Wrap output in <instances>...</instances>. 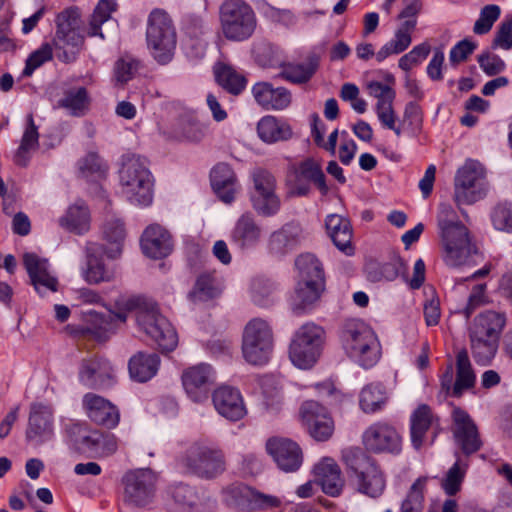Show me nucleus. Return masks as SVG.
<instances>
[{
  "label": "nucleus",
  "instance_id": "60",
  "mask_svg": "<svg viewBox=\"0 0 512 512\" xmlns=\"http://www.w3.org/2000/svg\"><path fill=\"white\" fill-rule=\"evenodd\" d=\"M491 221L495 229L512 233V203H498L491 212Z\"/></svg>",
  "mask_w": 512,
  "mask_h": 512
},
{
  "label": "nucleus",
  "instance_id": "49",
  "mask_svg": "<svg viewBox=\"0 0 512 512\" xmlns=\"http://www.w3.org/2000/svg\"><path fill=\"white\" fill-rule=\"evenodd\" d=\"M251 487L243 483H234L222 490L224 504L236 511L249 512Z\"/></svg>",
  "mask_w": 512,
  "mask_h": 512
},
{
  "label": "nucleus",
  "instance_id": "8",
  "mask_svg": "<svg viewBox=\"0 0 512 512\" xmlns=\"http://www.w3.org/2000/svg\"><path fill=\"white\" fill-rule=\"evenodd\" d=\"M180 462L187 473L205 480H212L226 470L223 451L205 442H193L181 456Z\"/></svg>",
  "mask_w": 512,
  "mask_h": 512
},
{
  "label": "nucleus",
  "instance_id": "51",
  "mask_svg": "<svg viewBox=\"0 0 512 512\" xmlns=\"http://www.w3.org/2000/svg\"><path fill=\"white\" fill-rule=\"evenodd\" d=\"M387 393L381 383L365 386L360 393V407L365 413H374L386 404Z\"/></svg>",
  "mask_w": 512,
  "mask_h": 512
},
{
  "label": "nucleus",
  "instance_id": "31",
  "mask_svg": "<svg viewBox=\"0 0 512 512\" xmlns=\"http://www.w3.org/2000/svg\"><path fill=\"white\" fill-rule=\"evenodd\" d=\"M315 482L322 491L332 497L338 496L344 486L341 470L331 458H324L314 467Z\"/></svg>",
  "mask_w": 512,
  "mask_h": 512
},
{
  "label": "nucleus",
  "instance_id": "23",
  "mask_svg": "<svg viewBox=\"0 0 512 512\" xmlns=\"http://www.w3.org/2000/svg\"><path fill=\"white\" fill-rule=\"evenodd\" d=\"M213 382V370L208 364L202 363L192 366L182 374L184 389L194 402L207 399Z\"/></svg>",
  "mask_w": 512,
  "mask_h": 512
},
{
  "label": "nucleus",
  "instance_id": "39",
  "mask_svg": "<svg viewBox=\"0 0 512 512\" xmlns=\"http://www.w3.org/2000/svg\"><path fill=\"white\" fill-rule=\"evenodd\" d=\"M87 268L85 270V280L90 284L108 282L112 275L105 269L103 261L97 256L104 252L101 244L88 242L85 247Z\"/></svg>",
  "mask_w": 512,
  "mask_h": 512
},
{
  "label": "nucleus",
  "instance_id": "6",
  "mask_svg": "<svg viewBox=\"0 0 512 512\" xmlns=\"http://www.w3.org/2000/svg\"><path fill=\"white\" fill-rule=\"evenodd\" d=\"M53 45L58 50V59L71 63L77 59L85 43L83 21L77 7H68L57 14Z\"/></svg>",
  "mask_w": 512,
  "mask_h": 512
},
{
  "label": "nucleus",
  "instance_id": "24",
  "mask_svg": "<svg viewBox=\"0 0 512 512\" xmlns=\"http://www.w3.org/2000/svg\"><path fill=\"white\" fill-rule=\"evenodd\" d=\"M212 401L216 411L229 421H239L247 410L240 391L231 386H221L212 394Z\"/></svg>",
  "mask_w": 512,
  "mask_h": 512
},
{
  "label": "nucleus",
  "instance_id": "20",
  "mask_svg": "<svg viewBox=\"0 0 512 512\" xmlns=\"http://www.w3.org/2000/svg\"><path fill=\"white\" fill-rule=\"evenodd\" d=\"M453 435L456 444L466 456L476 453L482 447V441L478 428L466 411L461 408H454L453 413Z\"/></svg>",
  "mask_w": 512,
  "mask_h": 512
},
{
  "label": "nucleus",
  "instance_id": "11",
  "mask_svg": "<svg viewBox=\"0 0 512 512\" xmlns=\"http://www.w3.org/2000/svg\"><path fill=\"white\" fill-rule=\"evenodd\" d=\"M324 335V330L314 323L302 325L296 331L289 347L292 363L301 369L311 368L321 355Z\"/></svg>",
  "mask_w": 512,
  "mask_h": 512
},
{
  "label": "nucleus",
  "instance_id": "13",
  "mask_svg": "<svg viewBox=\"0 0 512 512\" xmlns=\"http://www.w3.org/2000/svg\"><path fill=\"white\" fill-rule=\"evenodd\" d=\"M157 481V474L150 468L128 471L122 478L124 502L137 508L147 507L154 500Z\"/></svg>",
  "mask_w": 512,
  "mask_h": 512
},
{
  "label": "nucleus",
  "instance_id": "21",
  "mask_svg": "<svg viewBox=\"0 0 512 512\" xmlns=\"http://www.w3.org/2000/svg\"><path fill=\"white\" fill-rule=\"evenodd\" d=\"M53 436V411L44 404L31 405L25 437L29 443L40 445Z\"/></svg>",
  "mask_w": 512,
  "mask_h": 512
},
{
  "label": "nucleus",
  "instance_id": "57",
  "mask_svg": "<svg viewBox=\"0 0 512 512\" xmlns=\"http://www.w3.org/2000/svg\"><path fill=\"white\" fill-rule=\"evenodd\" d=\"M206 136V127L198 121H183L174 131V137L179 141L198 143Z\"/></svg>",
  "mask_w": 512,
  "mask_h": 512
},
{
  "label": "nucleus",
  "instance_id": "32",
  "mask_svg": "<svg viewBox=\"0 0 512 512\" xmlns=\"http://www.w3.org/2000/svg\"><path fill=\"white\" fill-rule=\"evenodd\" d=\"M505 324L506 316L504 313L486 310L474 318L469 328V335L500 339Z\"/></svg>",
  "mask_w": 512,
  "mask_h": 512
},
{
  "label": "nucleus",
  "instance_id": "45",
  "mask_svg": "<svg viewBox=\"0 0 512 512\" xmlns=\"http://www.w3.org/2000/svg\"><path fill=\"white\" fill-rule=\"evenodd\" d=\"M61 227L75 234H84L90 228V214L87 206H70L66 214L59 219Z\"/></svg>",
  "mask_w": 512,
  "mask_h": 512
},
{
  "label": "nucleus",
  "instance_id": "63",
  "mask_svg": "<svg viewBox=\"0 0 512 512\" xmlns=\"http://www.w3.org/2000/svg\"><path fill=\"white\" fill-rule=\"evenodd\" d=\"M416 24V19H407L395 31L394 38L390 41L399 53H402L410 46L412 42L411 34L415 30Z\"/></svg>",
  "mask_w": 512,
  "mask_h": 512
},
{
  "label": "nucleus",
  "instance_id": "26",
  "mask_svg": "<svg viewBox=\"0 0 512 512\" xmlns=\"http://www.w3.org/2000/svg\"><path fill=\"white\" fill-rule=\"evenodd\" d=\"M23 263L37 292L57 291L58 281L50 274L47 259L40 258L35 253H25Z\"/></svg>",
  "mask_w": 512,
  "mask_h": 512
},
{
  "label": "nucleus",
  "instance_id": "58",
  "mask_svg": "<svg viewBox=\"0 0 512 512\" xmlns=\"http://www.w3.org/2000/svg\"><path fill=\"white\" fill-rule=\"evenodd\" d=\"M500 14L501 9L498 5L489 4L484 6L480 11L479 18L474 23L473 32L477 35L489 33L494 23L499 19Z\"/></svg>",
  "mask_w": 512,
  "mask_h": 512
},
{
  "label": "nucleus",
  "instance_id": "62",
  "mask_svg": "<svg viewBox=\"0 0 512 512\" xmlns=\"http://www.w3.org/2000/svg\"><path fill=\"white\" fill-rule=\"evenodd\" d=\"M281 503L277 496L262 493L251 487L249 512L271 510L280 507Z\"/></svg>",
  "mask_w": 512,
  "mask_h": 512
},
{
  "label": "nucleus",
  "instance_id": "41",
  "mask_svg": "<svg viewBox=\"0 0 512 512\" xmlns=\"http://www.w3.org/2000/svg\"><path fill=\"white\" fill-rule=\"evenodd\" d=\"M82 445L93 457H107L116 452L117 439L112 433L92 431L82 438Z\"/></svg>",
  "mask_w": 512,
  "mask_h": 512
},
{
  "label": "nucleus",
  "instance_id": "22",
  "mask_svg": "<svg viewBox=\"0 0 512 512\" xmlns=\"http://www.w3.org/2000/svg\"><path fill=\"white\" fill-rule=\"evenodd\" d=\"M303 240V229L299 223L289 222L273 231L267 241L269 254L284 257L296 250Z\"/></svg>",
  "mask_w": 512,
  "mask_h": 512
},
{
  "label": "nucleus",
  "instance_id": "46",
  "mask_svg": "<svg viewBox=\"0 0 512 512\" xmlns=\"http://www.w3.org/2000/svg\"><path fill=\"white\" fill-rule=\"evenodd\" d=\"M214 74L217 83L230 94H240L247 85L245 76L232 66L219 64L215 67Z\"/></svg>",
  "mask_w": 512,
  "mask_h": 512
},
{
  "label": "nucleus",
  "instance_id": "36",
  "mask_svg": "<svg viewBox=\"0 0 512 512\" xmlns=\"http://www.w3.org/2000/svg\"><path fill=\"white\" fill-rule=\"evenodd\" d=\"M324 289L325 284L319 283V285H316V282L298 277V282L291 298L293 312L297 315L301 314L320 298Z\"/></svg>",
  "mask_w": 512,
  "mask_h": 512
},
{
  "label": "nucleus",
  "instance_id": "17",
  "mask_svg": "<svg viewBox=\"0 0 512 512\" xmlns=\"http://www.w3.org/2000/svg\"><path fill=\"white\" fill-rule=\"evenodd\" d=\"M266 450L277 467L283 472H296L303 463L302 449L298 443L291 439L269 438L266 442Z\"/></svg>",
  "mask_w": 512,
  "mask_h": 512
},
{
  "label": "nucleus",
  "instance_id": "61",
  "mask_svg": "<svg viewBox=\"0 0 512 512\" xmlns=\"http://www.w3.org/2000/svg\"><path fill=\"white\" fill-rule=\"evenodd\" d=\"M273 282L264 277L253 279L251 284V293L254 303L260 306H266L270 303V298L274 292Z\"/></svg>",
  "mask_w": 512,
  "mask_h": 512
},
{
  "label": "nucleus",
  "instance_id": "16",
  "mask_svg": "<svg viewBox=\"0 0 512 512\" xmlns=\"http://www.w3.org/2000/svg\"><path fill=\"white\" fill-rule=\"evenodd\" d=\"M362 440L366 450L373 453H399L401 450V436L387 422L370 425L364 431Z\"/></svg>",
  "mask_w": 512,
  "mask_h": 512
},
{
  "label": "nucleus",
  "instance_id": "27",
  "mask_svg": "<svg viewBox=\"0 0 512 512\" xmlns=\"http://www.w3.org/2000/svg\"><path fill=\"white\" fill-rule=\"evenodd\" d=\"M252 94L265 110H285L291 105L292 94L285 87H274L269 82H258L252 87Z\"/></svg>",
  "mask_w": 512,
  "mask_h": 512
},
{
  "label": "nucleus",
  "instance_id": "47",
  "mask_svg": "<svg viewBox=\"0 0 512 512\" xmlns=\"http://www.w3.org/2000/svg\"><path fill=\"white\" fill-rule=\"evenodd\" d=\"M295 266L298 270V277H301V279L311 280L316 282V285H319V283L325 284V274L322 263L314 254H300L295 259Z\"/></svg>",
  "mask_w": 512,
  "mask_h": 512
},
{
  "label": "nucleus",
  "instance_id": "5",
  "mask_svg": "<svg viewBox=\"0 0 512 512\" xmlns=\"http://www.w3.org/2000/svg\"><path fill=\"white\" fill-rule=\"evenodd\" d=\"M342 347L362 367L374 366L380 358V345L374 331L358 319L346 320L341 328Z\"/></svg>",
  "mask_w": 512,
  "mask_h": 512
},
{
  "label": "nucleus",
  "instance_id": "19",
  "mask_svg": "<svg viewBox=\"0 0 512 512\" xmlns=\"http://www.w3.org/2000/svg\"><path fill=\"white\" fill-rule=\"evenodd\" d=\"M79 380L89 389H106L115 383L114 369L104 358L84 359L79 369Z\"/></svg>",
  "mask_w": 512,
  "mask_h": 512
},
{
  "label": "nucleus",
  "instance_id": "38",
  "mask_svg": "<svg viewBox=\"0 0 512 512\" xmlns=\"http://www.w3.org/2000/svg\"><path fill=\"white\" fill-rule=\"evenodd\" d=\"M257 132L260 139L269 144L289 140L293 134L291 126L285 120L272 115L260 119Z\"/></svg>",
  "mask_w": 512,
  "mask_h": 512
},
{
  "label": "nucleus",
  "instance_id": "29",
  "mask_svg": "<svg viewBox=\"0 0 512 512\" xmlns=\"http://www.w3.org/2000/svg\"><path fill=\"white\" fill-rule=\"evenodd\" d=\"M262 228L252 213L242 214L231 231V242L239 249L255 246L261 239Z\"/></svg>",
  "mask_w": 512,
  "mask_h": 512
},
{
  "label": "nucleus",
  "instance_id": "34",
  "mask_svg": "<svg viewBox=\"0 0 512 512\" xmlns=\"http://www.w3.org/2000/svg\"><path fill=\"white\" fill-rule=\"evenodd\" d=\"M160 362L156 353L137 352L128 363L130 377L134 381L145 383L157 374Z\"/></svg>",
  "mask_w": 512,
  "mask_h": 512
},
{
  "label": "nucleus",
  "instance_id": "59",
  "mask_svg": "<svg viewBox=\"0 0 512 512\" xmlns=\"http://www.w3.org/2000/svg\"><path fill=\"white\" fill-rule=\"evenodd\" d=\"M53 58V48L49 43H43L37 50L33 51L25 62L22 77H30L34 71L44 63Z\"/></svg>",
  "mask_w": 512,
  "mask_h": 512
},
{
  "label": "nucleus",
  "instance_id": "54",
  "mask_svg": "<svg viewBox=\"0 0 512 512\" xmlns=\"http://www.w3.org/2000/svg\"><path fill=\"white\" fill-rule=\"evenodd\" d=\"M221 289L218 287L212 274L203 273L196 279L193 289L189 292V298L193 302H204L218 297Z\"/></svg>",
  "mask_w": 512,
  "mask_h": 512
},
{
  "label": "nucleus",
  "instance_id": "3",
  "mask_svg": "<svg viewBox=\"0 0 512 512\" xmlns=\"http://www.w3.org/2000/svg\"><path fill=\"white\" fill-rule=\"evenodd\" d=\"M342 461L359 493L371 498L382 495L386 485L384 474L377 461L365 450L360 447L346 448L342 451Z\"/></svg>",
  "mask_w": 512,
  "mask_h": 512
},
{
  "label": "nucleus",
  "instance_id": "56",
  "mask_svg": "<svg viewBox=\"0 0 512 512\" xmlns=\"http://www.w3.org/2000/svg\"><path fill=\"white\" fill-rule=\"evenodd\" d=\"M427 477L418 478L411 486L407 497L402 502L401 512H421L423 509L424 494Z\"/></svg>",
  "mask_w": 512,
  "mask_h": 512
},
{
  "label": "nucleus",
  "instance_id": "12",
  "mask_svg": "<svg viewBox=\"0 0 512 512\" xmlns=\"http://www.w3.org/2000/svg\"><path fill=\"white\" fill-rule=\"evenodd\" d=\"M454 186V200L458 205L482 199L488 190L484 166L476 160H467L457 170Z\"/></svg>",
  "mask_w": 512,
  "mask_h": 512
},
{
  "label": "nucleus",
  "instance_id": "48",
  "mask_svg": "<svg viewBox=\"0 0 512 512\" xmlns=\"http://www.w3.org/2000/svg\"><path fill=\"white\" fill-rule=\"evenodd\" d=\"M39 133L34 123L33 115L27 116V126L22 136L21 144L17 149L14 161L19 166H26L29 161V153L38 147Z\"/></svg>",
  "mask_w": 512,
  "mask_h": 512
},
{
  "label": "nucleus",
  "instance_id": "50",
  "mask_svg": "<svg viewBox=\"0 0 512 512\" xmlns=\"http://www.w3.org/2000/svg\"><path fill=\"white\" fill-rule=\"evenodd\" d=\"M320 58L317 54H309L306 61L289 65L283 72L285 79L292 83L302 84L308 82L319 66Z\"/></svg>",
  "mask_w": 512,
  "mask_h": 512
},
{
  "label": "nucleus",
  "instance_id": "15",
  "mask_svg": "<svg viewBox=\"0 0 512 512\" xmlns=\"http://www.w3.org/2000/svg\"><path fill=\"white\" fill-rule=\"evenodd\" d=\"M299 415L302 424L315 440L327 441L333 435L334 421L327 409L320 403L313 400L303 402Z\"/></svg>",
  "mask_w": 512,
  "mask_h": 512
},
{
  "label": "nucleus",
  "instance_id": "4",
  "mask_svg": "<svg viewBox=\"0 0 512 512\" xmlns=\"http://www.w3.org/2000/svg\"><path fill=\"white\" fill-rule=\"evenodd\" d=\"M119 178L122 194L131 204L148 206L152 203L154 178L146 158L125 155Z\"/></svg>",
  "mask_w": 512,
  "mask_h": 512
},
{
  "label": "nucleus",
  "instance_id": "37",
  "mask_svg": "<svg viewBox=\"0 0 512 512\" xmlns=\"http://www.w3.org/2000/svg\"><path fill=\"white\" fill-rule=\"evenodd\" d=\"M405 269V263L399 256H393L388 262L370 260L365 264L366 277L370 282L393 281Z\"/></svg>",
  "mask_w": 512,
  "mask_h": 512
},
{
  "label": "nucleus",
  "instance_id": "10",
  "mask_svg": "<svg viewBox=\"0 0 512 512\" xmlns=\"http://www.w3.org/2000/svg\"><path fill=\"white\" fill-rule=\"evenodd\" d=\"M274 346L273 332L263 319L250 320L243 331L242 353L244 359L252 365L268 363Z\"/></svg>",
  "mask_w": 512,
  "mask_h": 512
},
{
  "label": "nucleus",
  "instance_id": "14",
  "mask_svg": "<svg viewBox=\"0 0 512 512\" xmlns=\"http://www.w3.org/2000/svg\"><path fill=\"white\" fill-rule=\"evenodd\" d=\"M253 191L250 199L253 208L262 216L275 215L280 209V199L275 193V177L263 168H257L252 172Z\"/></svg>",
  "mask_w": 512,
  "mask_h": 512
},
{
  "label": "nucleus",
  "instance_id": "7",
  "mask_svg": "<svg viewBox=\"0 0 512 512\" xmlns=\"http://www.w3.org/2000/svg\"><path fill=\"white\" fill-rule=\"evenodd\" d=\"M220 33L230 42L250 39L257 28L253 8L243 0H225L219 7Z\"/></svg>",
  "mask_w": 512,
  "mask_h": 512
},
{
  "label": "nucleus",
  "instance_id": "42",
  "mask_svg": "<svg viewBox=\"0 0 512 512\" xmlns=\"http://www.w3.org/2000/svg\"><path fill=\"white\" fill-rule=\"evenodd\" d=\"M104 239L112 246L105 253L109 258H117L122 253V246L126 238V229L123 221L111 216L107 218L102 226Z\"/></svg>",
  "mask_w": 512,
  "mask_h": 512
},
{
  "label": "nucleus",
  "instance_id": "53",
  "mask_svg": "<svg viewBox=\"0 0 512 512\" xmlns=\"http://www.w3.org/2000/svg\"><path fill=\"white\" fill-rule=\"evenodd\" d=\"M116 9L117 3L115 0H100L90 17L87 35L90 37L99 36L104 39L101 26L111 18V14Z\"/></svg>",
  "mask_w": 512,
  "mask_h": 512
},
{
  "label": "nucleus",
  "instance_id": "43",
  "mask_svg": "<svg viewBox=\"0 0 512 512\" xmlns=\"http://www.w3.org/2000/svg\"><path fill=\"white\" fill-rule=\"evenodd\" d=\"M90 103L91 99L85 87H73L64 91L58 107L66 109L72 116L81 117L89 110Z\"/></svg>",
  "mask_w": 512,
  "mask_h": 512
},
{
  "label": "nucleus",
  "instance_id": "28",
  "mask_svg": "<svg viewBox=\"0 0 512 512\" xmlns=\"http://www.w3.org/2000/svg\"><path fill=\"white\" fill-rule=\"evenodd\" d=\"M143 253L153 259H161L168 256L173 244L169 232L158 224L148 226L141 237Z\"/></svg>",
  "mask_w": 512,
  "mask_h": 512
},
{
  "label": "nucleus",
  "instance_id": "18",
  "mask_svg": "<svg viewBox=\"0 0 512 512\" xmlns=\"http://www.w3.org/2000/svg\"><path fill=\"white\" fill-rule=\"evenodd\" d=\"M308 182L313 183L322 195L328 194L329 187L321 164L313 158L303 160L296 169L291 195L307 196L311 190Z\"/></svg>",
  "mask_w": 512,
  "mask_h": 512
},
{
  "label": "nucleus",
  "instance_id": "52",
  "mask_svg": "<svg viewBox=\"0 0 512 512\" xmlns=\"http://www.w3.org/2000/svg\"><path fill=\"white\" fill-rule=\"evenodd\" d=\"M470 349L476 363L486 366L490 364L498 349L499 339L469 335Z\"/></svg>",
  "mask_w": 512,
  "mask_h": 512
},
{
  "label": "nucleus",
  "instance_id": "64",
  "mask_svg": "<svg viewBox=\"0 0 512 512\" xmlns=\"http://www.w3.org/2000/svg\"><path fill=\"white\" fill-rule=\"evenodd\" d=\"M138 70V62L130 57L118 59L114 65V76L117 84L124 85L133 78Z\"/></svg>",
  "mask_w": 512,
  "mask_h": 512
},
{
  "label": "nucleus",
  "instance_id": "33",
  "mask_svg": "<svg viewBox=\"0 0 512 512\" xmlns=\"http://www.w3.org/2000/svg\"><path fill=\"white\" fill-rule=\"evenodd\" d=\"M211 185L218 197L225 203L235 199L236 176L226 163H219L210 173Z\"/></svg>",
  "mask_w": 512,
  "mask_h": 512
},
{
  "label": "nucleus",
  "instance_id": "25",
  "mask_svg": "<svg viewBox=\"0 0 512 512\" xmlns=\"http://www.w3.org/2000/svg\"><path fill=\"white\" fill-rule=\"evenodd\" d=\"M83 405L89 419L97 425L108 429L116 427L120 420L118 408L105 398L94 393H87Z\"/></svg>",
  "mask_w": 512,
  "mask_h": 512
},
{
  "label": "nucleus",
  "instance_id": "40",
  "mask_svg": "<svg viewBox=\"0 0 512 512\" xmlns=\"http://www.w3.org/2000/svg\"><path fill=\"white\" fill-rule=\"evenodd\" d=\"M456 379L452 389L453 397H461L465 390L475 385L476 376L465 348L456 354Z\"/></svg>",
  "mask_w": 512,
  "mask_h": 512
},
{
  "label": "nucleus",
  "instance_id": "2",
  "mask_svg": "<svg viewBox=\"0 0 512 512\" xmlns=\"http://www.w3.org/2000/svg\"><path fill=\"white\" fill-rule=\"evenodd\" d=\"M437 221L445 248V263L458 267L475 262L478 249L472 243L466 226L457 220L456 212L450 204L439 205Z\"/></svg>",
  "mask_w": 512,
  "mask_h": 512
},
{
  "label": "nucleus",
  "instance_id": "9",
  "mask_svg": "<svg viewBox=\"0 0 512 512\" xmlns=\"http://www.w3.org/2000/svg\"><path fill=\"white\" fill-rule=\"evenodd\" d=\"M148 47L161 64L169 62L176 47V30L169 14L163 9H154L148 17L146 31Z\"/></svg>",
  "mask_w": 512,
  "mask_h": 512
},
{
  "label": "nucleus",
  "instance_id": "35",
  "mask_svg": "<svg viewBox=\"0 0 512 512\" xmlns=\"http://www.w3.org/2000/svg\"><path fill=\"white\" fill-rule=\"evenodd\" d=\"M127 312L118 310L110 312L109 314H91L92 319L87 325V332L91 334L97 341L104 342L115 333L116 324L115 320L125 323L127 320Z\"/></svg>",
  "mask_w": 512,
  "mask_h": 512
},
{
  "label": "nucleus",
  "instance_id": "30",
  "mask_svg": "<svg viewBox=\"0 0 512 512\" xmlns=\"http://www.w3.org/2000/svg\"><path fill=\"white\" fill-rule=\"evenodd\" d=\"M325 227L334 245L341 252L347 256L355 253L352 245L353 230L349 219L339 214H330L325 219Z\"/></svg>",
  "mask_w": 512,
  "mask_h": 512
},
{
  "label": "nucleus",
  "instance_id": "55",
  "mask_svg": "<svg viewBox=\"0 0 512 512\" xmlns=\"http://www.w3.org/2000/svg\"><path fill=\"white\" fill-rule=\"evenodd\" d=\"M467 466V463H462L461 460L458 459L448 470L446 477L441 483L443 490L448 496H454L460 491Z\"/></svg>",
  "mask_w": 512,
  "mask_h": 512
},
{
  "label": "nucleus",
  "instance_id": "1",
  "mask_svg": "<svg viewBox=\"0 0 512 512\" xmlns=\"http://www.w3.org/2000/svg\"><path fill=\"white\" fill-rule=\"evenodd\" d=\"M118 310L135 311L139 327L157 344L162 353L173 351L178 345V336L157 304L144 296L119 297L115 301Z\"/></svg>",
  "mask_w": 512,
  "mask_h": 512
},
{
  "label": "nucleus",
  "instance_id": "44",
  "mask_svg": "<svg viewBox=\"0 0 512 512\" xmlns=\"http://www.w3.org/2000/svg\"><path fill=\"white\" fill-rule=\"evenodd\" d=\"M433 414L431 408L421 404L411 415V442L414 448L419 449L424 441L425 435L432 424Z\"/></svg>",
  "mask_w": 512,
  "mask_h": 512
}]
</instances>
